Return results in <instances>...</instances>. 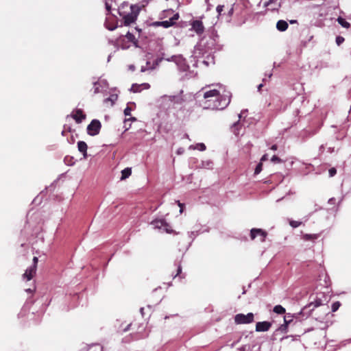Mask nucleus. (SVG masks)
<instances>
[{
	"instance_id": "13",
	"label": "nucleus",
	"mask_w": 351,
	"mask_h": 351,
	"mask_svg": "<svg viewBox=\"0 0 351 351\" xmlns=\"http://www.w3.org/2000/svg\"><path fill=\"white\" fill-rule=\"evenodd\" d=\"M192 28L197 34H202L204 30L202 22L198 20L193 22Z\"/></svg>"
},
{
	"instance_id": "54",
	"label": "nucleus",
	"mask_w": 351,
	"mask_h": 351,
	"mask_svg": "<svg viewBox=\"0 0 351 351\" xmlns=\"http://www.w3.org/2000/svg\"><path fill=\"white\" fill-rule=\"evenodd\" d=\"M195 235H196V234H195V232H190V237H191L192 236H194V237H195Z\"/></svg>"
},
{
	"instance_id": "12",
	"label": "nucleus",
	"mask_w": 351,
	"mask_h": 351,
	"mask_svg": "<svg viewBox=\"0 0 351 351\" xmlns=\"http://www.w3.org/2000/svg\"><path fill=\"white\" fill-rule=\"evenodd\" d=\"M149 87L150 86L147 83H143L141 84H134L131 86L130 91L133 93H139L143 89H148Z\"/></svg>"
},
{
	"instance_id": "56",
	"label": "nucleus",
	"mask_w": 351,
	"mask_h": 351,
	"mask_svg": "<svg viewBox=\"0 0 351 351\" xmlns=\"http://www.w3.org/2000/svg\"><path fill=\"white\" fill-rule=\"evenodd\" d=\"M262 86H263V84H259V85H258V90H261V87H262Z\"/></svg>"
},
{
	"instance_id": "18",
	"label": "nucleus",
	"mask_w": 351,
	"mask_h": 351,
	"mask_svg": "<svg viewBox=\"0 0 351 351\" xmlns=\"http://www.w3.org/2000/svg\"><path fill=\"white\" fill-rule=\"evenodd\" d=\"M121 37L125 38V40H127L128 43H131L134 47H138V40L135 38L134 36L129 32L126 34V35L121 36Z\"/></svg>"
},
{
	"instance_id": "1",
	"label": "nucleus",
	"mask_w": 351,
	"mask_h": 351,
	"mask_svg": "<svg viewBox=\"0 0 351 351\" xmlns=\"http://www.w3.org/2000/svg\"><path fill=\"white\" fill-rule=\"evenodd\" d=\"M219 90L210 89L204 93V108L212 110H223L230 102L231 94L226 90L222 86H219Z\"/></svg>"
},
{
	"instance_id": "50",
	"label": "nucleus",
	"mask_w": 351,
	"mask_h": 351,
	"mask_svg": "<svg viewBox=\"0 0 351 351\" xmlns=\"http://www.w3.org/2000/svg\"><path fill=\"white\" fill-rule=\"evenodd\" d=\"M189 149H195V145H191L189 147Z\"/></svg>"
},
{
	"instance_id": "46",
	"label": "nucleus",
	"mask_w": 351,
	"mask_h": 351,
	"mask_svg": "<svg viewBox=\"0 0 351 351\" xmlns=\"http://www.w3.org/2000/svg\"><path fill=\"white\" fill-rule=\"evenodd\" d=\"M182 272V267L180 265L178 266V271H177V274L176 275L174 276V278H176L178 275H179L180 273Z\"/></svg>"
},
{
	"instance_id": "47",
	"label": "nucleus",
	"mask_w": 351,
	"mask_h": 351,
	"mask_svg": "<svg viewBox=\"0 0 351 351\" xmlns=\"http://www.w3.org/2000/svg\"><path fill=\"white\" fill-rule=\"evenodd\" d=\"M178 205L180 207V213H182L183 212V204L179 202Z\"/></svg>"
},
{
	"instance_id": "7",
	"label": "nucleus",
	"mask_w": 351,
	"mask_h": 351,
	"mask_svg": "<svg viewBox=\"0 0 351 351\" xmlns=\"http://www.w3.org/2000/svg\"><path fill=\"white\" fill-rule=\"evenodd\" d=\"M101 123L99 120L93 119L87 126V132L90 136H95L99 133Z\"/></svg>"
},
{
	"instance_id": "57",
	"label": "nucleus",
	"mask_w": 351,
	"mask_h": 351,
	"mask_svg": "<svg viewBox=\"0 0 351 351\" xmlns=\"http://www.w3.org/2000/svg\"><path fill=\"white\" fill-rule=\"evenodd\" d=\"M130 325H128L127 328L124 329V331H127L129 330V328H130Z\"/></svg>"
},
{
	"instance_id": "6",
	"label": "nucleus",
	"mask_w": 351,
	"mask_h": 351,
	"mask_svg": "<svg viewBox=\"0 0 351 351\" xmlns=\"http://www.w3.org/2000/svg\"><path fill=\"white\" fill-rule=\"evenodd\" d=\"M107 14H106V19L105 21V27L110 30L113 31L117 27V17L114 14H110V12H108L107 10Z\"/></svg>"
},
{
	"instance_id": "5",
	"label": "nucleus",
	"mask_w": 351,
	"mask_h": 351,
	"mask_svg": "<svg viewBox=\"0 0 351 351\" xmlns=\"http://www.w3.org/2000/svg\"><path fill=\"white\" fill-rule=\"evenodd\" d=\"M234 322L237 324H250L254 322V314L252 313H248L247 315L237 314L234 316Z\"/></svg>"
},
{
	"instance_id": "31",
	"label": "nucleus",
	"mask_w": 351,
	"mask_h": 351,
	"mask_svg": "<svg viewBox=\"0 0 351 351\" xmlns=\"http://www.w3.org/2000/svg\"><path fill=\"white\" fill-rule=\"evenodd\" d=\"M262 168H263V165H262V162H260L256 167L255 168V170H254V174L255 175H258V173H260L262 171Z\"/></svg>"
},
{
	"instance_id": "37",
	"label": "nucleus",
	"mask_w": 351,
	"mask_h": 351,
	"mask_svg": "<svg viewBox=\"0 0 351 351\" xmlns=\"http://www.w3.org/2000/svg\"><path fill=\"white\" fill-rule=\"evenodd\" d=\"M271 161L274 163H279L281 162V159L279 158L277 156L274 155L271 157Z\"/></svg>"
},
{
	"instance_id": "15",
	"label": "nucleus",
	"mask_w": 351,
	"mask_h": 351,
	"mask_svg": "<svg viewBox=\"0 0 351 351\" xmlns=\"http://www.w3.org/2000/svg\"><path fill=\"white\" fill-rule=\"evenodd\" d=\"M117 45H119L122 49H129L132 44L125 40V38L119 37L117 40Z\"/></svg>"
},
{
	"instance_id": "14",
	"label": "nucleus",
	"mask_w": 351,
	"mask_h": 351,
	"mask_svg": "<svg viewBox=\"0 0 351 351\" xmlns=\"http://www.w3.org/2000/svg\"><path fill=\"white\" fill-rule=\"evenodd\" d=\"M297 317L298 315H293L290 313L286 314V315L284 317L285 324L281 325V326L279 328V330L285 331L287 326L291 322L293 317Z\"/></svg>"
},
{
	"instance_id": "23",
	"label": "nucleus",
	"mask_w": 351,
	"mask_h": 351,
	"mask_svg": "<svg viewBox=\"0 0 351 351\" xmlns=\"http://www.w3.org/2000/svg\"><path fill=\"white\" fill-rule=\"evenodd\" d=\"M213 166V162L210 160H206L202 161L201 165L199 166L202 168L205 169H212Z\"/></svg>"
},
{
	"instance_id": "39",
	"label": "nucleus",
	"mask_w": 351,
	"mask_h": 351,
	"mask_svg": "<svg viewBox=\"0 0 351 351\" xmlns=\"http://www.w3.org/2000/svg\"><path fill=\"white\" fill-rule=\"evenodd\" d=\"M328 173L330 177H333L337 173V170L335 168L332 167L329 169Z\"/></svg>"
},
{
	"instance_id": "32",
	"label": "nucleus",
	"mask_w": 351,
	"mask_h": 351,
	"mask_svg": "<svg viewBox=\"0 0 351 351\" xmlns=\"http://www.w3.org/2000/svg\"><path fill=\"white\" fill-rule=\"evenodd\" d=\"M340 306H341V303L338 301L332 303V307H331L332 311V312L337 311L339 309V308L340 307Z\"/></svg>"
},
{
	"instance_id": "38",
	"label": "nucleus",
	"mask_w": 351,
	"mask_h": 351,
	"mask_svg": "<svg viewBox=\"0 0 351 351\" xmlns=\"http://www.w3.org/2000/svg\"><path fill=\"white\" fill-rule=\"evenodd\" d=\"M105 1V5H106V10H107L108 12L111 10V4H110V1H112V0H104Z\"/></svg>"
},
{
	"instance_id": "40",
	"label": "nucleus",
	"mask_w": 351,
	"mask_h": 351,
	"mask_svg": "<svg viewBox=\"0 0 351 351\" xmlns=\"http://www.w3.org/2000/svg\"><path fill=\"white\" fill-rule=\"evenodd\" d=\"M179 15L178 14H175L172 17H171L169 19L170 21H172L173 24L174 25L176 21L178 19Z\"/></svg>"
},
{
	"instance_id": "30",
	"label": "nucleus",
	"mask_w": 351,
	"mask_h": 351,
	"mask_svg": "<svg viewBox=\"0 0 351 351\" xmlns=\"http://www.w3.org/2000/svg\"><path fill=\"white\" fill-rule=\"evenodd\" d=\"M301 222L300 221H294V220H290L289 221V225L292 227V228H298L299 227L300 225H301Z\"/></svg>"
},
{
	"instance_id": "11",
	"label": "nucleus",
	"mask_w": 351,
	"mask_h": 351,
	"mask_svg": "<svg viewBox=\"0 0 351 351\" xmlns=\"http://www.w3.org/2000/svg\"><path fill=\"white\" fill-rule=\"evenodd\" d=\"M77 123H81L85 118L86 115L83 113L82 110L80 109H77L71 113V115Z\"/></svg>"
},
{
	"instance_id": "3",
	"label": "nucleus",
	"mask_w": 351,
	"mask_h": 351,
	"mask_svg": "<svg viewBox=\"0 0 351 351\" xmlns=\"http://www.w3.org/2000/svg\"><path fill=\"white\" fill-rule=\"evenodd\" d=\"M165 60L167 62H173L178 66V69L182 71H186L189 68L186 64V60L182 55H173L170 57H166L165 54H162V56L157 60L158 62H161Z\"/></svg>"
},
{
	"instance_id": "4",
	"label": "nucleus",
	"mask_w": 351,
	"mask_h": 351,
	"mask_svg": "<svg viewBox=\"0 0 351 351\" xmlns=\"http://www.w3.org/2000/svg\"><path fill=\"white\" fill-rule=\"evenodd\" d=\"M151 225L154 229H157L160 232H165L167 233L173 232L171 226L164 219H155L152 221Z\"/></svg>"
},
{
	"instance_id": "16",
	"label": "nucleus",
	"mask_w": 351,
	"mask_h": 351,
	"mask_svg": "<svg viewBox=\"0 0 351 351\" xmlns=\"http://www.w3.org/2000/svg\"><path fill=\"white\" fill-rule=\"evenodd\" d=\"M321 300H317L315 302H311L308 305L305 306L300 313H304L306 310L309 309V311H313L314 308L318 307L321 306Z\"/></svg>"
},
{
	"instance_id": "48",
	"label": "nucleus",
	"mask_w": 351,
	"mask_h": 351,
	"mask_svg": "<svg viewBox=\"0 0 351 351\" xmlns=\"http://www.w3.org/2000/svg\"><path fill=\"white\" fill-rule=\"evenodd\" d=\"M335 199L332 197V198L329 199L328 203L330 204H332L335 203Z\"/></svg>"
},
{
	"instance_id": "60",
	"label": "nucleus",
	"mask_w": 351,
	"mask_h": 351,
	"mask_svg": "<svg viewBox=\"0 0 351 351\" xmlns=\"http://www.w3.org/2000/svg\"><path fill=\"white\" fill-rule=\"evenodd\" d=\"M184 136H185V138H189V135H188V134H184Z\"/></svg>"
},
{
	"instance_id": "61",
	"label": "nucleus",
	"mask_w": 351,
	"mask_h": 351,
	"mask_svg": "<svg viewBox=\"0 0 351 351\" xmlns=\"http://www.w3.org/2000/svg\"><path fill=\"white\" fill-rule=\"evenodd\" d=\"M239 118L241 119V113L239 114Z\"/></svg>"
},
{
	"instance_id": "24",
	"label": "nucleus",
	"mask_w": 351,
	"mask_h": 351,
	"mask_svg": "<svg viewBox=\"0 0 351 351\" xmlns=\"http://www.w3.org/2000/svg\"><path fill=\"white\" fill-rule=\"evenodd\" d=\"M202 62L206 66H209L210 64H215L214 56L212 55H208L206 57V60H204Z\"/></svg>"
},
{
	"instance_id": "21",
	"label": "nucleus",
	"mask_w": 351,
	"mask_h": 351,
	"mask_svg": "<svg viewBox=\"0 0 351 351\" xmlns=\"http://www.w3.org/2000/svg\"><path fill=\"white\" fill-rule=\"evenodd\" d=\"M241 128H242V125L241 124L239 123V121H238L237 122L234 123L233 124V125L232 126V132L236 135V136H239L241 133Z\"/></svg>"
},
{
	"instance_id": "35",
	"label": "nucleus",
	"mask_w": 351,
	"mask_h": 351,
	"mask_svg": "<svg viewBox=\"0 0 351 351\" xmlns=\"http://www.w3.org/2000/svg\"><path fill=\"white\" fill-rule=\"evenodd\" d=\"M318 238V235L317 234H305L304 239L306 240H310V239H316Z\"/></svg>"
},
{
	"instance_id": "20",
	"label": "nucleus",
	"mask_w": 351,
	"mask_h": 351,
	"mask_svg": "<svg viewBox=\"0 0 351 351\" xmlns=\"http://www.w3.org/2000/svg\"><path fill=\"white\" fill-rule=\"evenodd\" d=\"M288 23L284 20H280L276 23V28L280 32H284L288 28Z\"/></svg>"
},
{
	"instance_id": "33",
	"label": "nucleus",
	"mask_w": 351,
	"mask_h": 351,
	"mask_svg": "<svg viewBox=\"0 0 351 351\" xmlns=\"http://www.w3.org/2000/svg\"><path fill=\"white\" fill-rule=\"evenodd\" d=\"M101 86H99V83L98 82H94V93H98L100 91H101V89H100Z\"/></svg>"
},
{
	"instance_id": "62",
	"label": "nucleus",
	"mask_w": 351,
	"mask_h": 351,
	"mask_svg": "<svg viewBox=\"0 0 351 351\" xmlns=\"http://www.w3.org/2000/svg\"><path fill=\"white\" fill-rule=\"evenodd\" d=\"M208 1H209V0H205V2H206L207 4H208Z\"/></svg>"
},
{
	"instance_id": "8",
	"label": "nucleus",
	"mask_w": 351,
	"mask_h": 351,
	"mask_svg": "<svg viewBox=\"0 0 351 351\" xmlns=\"http://www.w3.org/2000/svg\"><path fill=\"white\" fill-rule=\"evenodd\" d=\"M267 233L260 228H252L250 231V237L252 240L258 237L261 242H264Z\"/></svg>"
},
{
	"instance_id": "17",
	"label": "nucleus",
	"mask_w": 351,
	"mask_h": 351,
	"mask_svg": "<svg viewBox=\"0 0 351 351\" xmlns=\"http://www.w3.org/2000/svg\"><path fill=\"white\" fill-rule=\"evenodd\" d=\"M87 144L84 141H78L77 149L80 152L82 153L84 158L87 157Z\"/></svg>"
},
{
	"instance_id": "43",
	"label": "nucleus",
	"mask_w": 351,
	"mask_h": 351,
	"mask_svg": "<svg viewBox=\"0 0 351 351\" xmlns=\"http://www.w3.org/2000/svg\"><path fill=\"white\" fill-rule=\"evenodd\" d=\"M184 152V149L182 147H180L177 149L176 153L178 155H181Z\"/></svg>"
},
{
	"instance_id": "27",
	"label": "nucleus",
	"mask_w": 351,
	"mask_h": 351,
	"mask_svg": "<svg viewBox=\"0 0 351 351\" xmlns=\"http://www.w3.org/2000/svg\"><path fill=\"white\" fill-rule=\"evenodd\" d=\"M117 98H118V95L117 94H112L109 97L106 98L104 100V102L107 103L108 101H110L111 105L112 106L114 104L115 101H117Z\"/></svg>"
},
{
	"instance_id": "25",
	"label": "nucleus",
	"mask_w": 351,
	"mask_h": 351,
	"mask_svg": "<svg viewBox=\"0 0 351 351\" xmlns=\"http://www.w3.org/2000/svg\"><path fill=\"white\" fill-rule=\"evenodd\" d=\"M273 311L276 314H284L285 313V308L281 305H276L274 307Z\"/></svg>"
},
{
	"instance_id": "19",
	"label": "nucleus",
	"mask_w": 351,
	"mask_h": 351,
	"mask_svg": "<svg viewBox=\"0 0 351 351\" xmlns=\"http://www.w3.org/2000/svg\"><path fill=\"white\" fill-rule=\"evenodd\" d=\"M265 6L268 7L271 10H278L280 5L276 3L274 0H269L265 3Z\"/></svg>"
},
{
	"instance_id": "26",
	"label": "nucleus",
	"mask_w": 351,
	"mask_h": 351,
	"mask_svg": "<svg viewBox=\"0 0 351 351\" xmlns=\"http://www.w3.org/2000/svg\"><path fill=\"white\" fill-rule=\"evenodd\" d=\"M337 21L339 23V24H340L343 27H345V28H349L350 27V23H348V21H346L344 19H343L342 17H339L337 19Z\"/></svg>"
},
{
	"instance_id": "44",
	"label": "nucleus",
	"mask_w": 351,
	"mask_h": 351,
	"mask_svg": "<svg viewBox=\"0 0 351 351\" xmlns=\"http://www.w3.org/2000/svg\"><path fill=\"white\" fill-rule=\"evenodd\" d=\"M38 258L34 256L33 258V264L32 266H35V269L37 267Z\"/></svg>"
},
{
	"instance_id": "36",
	"label": "nucleus",
	"mask_w": 351,
	"mask_h": 351,
	"mask_svg": "<svg viewBox=\"0 0 351 351\" xmlns=\"http://www.w3.org/2000/svg\"><path fill=\"white\" fill-rule=\"evenodd\" d=\"M99 83V86H101V89H103L104 88H107L108 87V82L106 80H100L99 82H98Z\"/></svg>"
},
{
	"instance_id": "2",
	"label": "nucleus",
	"mask_w": 351,
	"mask_h": 351,
	"mask_svg": "<svg viewBox=\"0 0 351 351\" xmlns=\"http://www.w3.org/2000/svg\"><path fill=\"white\" fill-rule=\"evenodd\" d=\"M140 12V7L137 5H130L127 2H123L118 8V13L122 16L123 24L125 26L134 23Z\"/></svg>"
},
{
	"instance_id": "45",
	"label": "nucleus",
	"mask_w": 351,
	"mask_h": 351,
	"mask_svg": "<svg viewBox=\"0 0 351 351\" xmlns=\"http://www.w3.org/2000/svg\"><path fill=\"white\" fill-rule=\"evenodd\" d=\"M267 158H268V155H267V154H264V155L261 157V162H264V161L267 160Z\"/></svg>"
},
{
	"instance_id": "52",
	"label": "nucleus",
	"mask_w": 351,
	"mask_h": 351,
	"mask_svg": "<svg viewBox=\"0 0 351 351\" xmlns=\"http://www.w3.org/2000/svg\"><path fill=\"white\" fill-rule=\"evenodd\" d=\"M25 291L27 292V293H32L33 289H25Z\"/></svg>"
},
{
	"instance_id": "34",
	"label": "nucleus",
	"mask_w": 351,
	"mask_h": 351,
	"mask_svg": "<svg viewBox=\"0 0 351 351\" xmlns=\"http://www.w3.org/2000/svg\"><path fill=\"white\" fill-rule=\"evenodd\" d=\"M345 39L343 36H338L336 37V43L338 46L341 45Z\"/></svg>"
},
{
	"instance_id": "63",
	"label": "nucleus",
	"mask_w": 351,
	"mask_h": 351,
	"mask_svg": "<svg viewBox=\"0 0 351 351\" xmlns=\"http://www.w3.org/2000/svg\"><path fill=\"white\" fill-rule=\"evenodd\" d=\"M295 21H291V23H294Z\"/></svg>"
},
{
	"instance_id": "28",
	"label": "nucleus",
	"mask_w": 351,
	"mask_h": 351,
	"mask_svg": "<svg viewBox=\"0 0 351 351\" xmlns=\"http://www.w3.org/2000/svg\"><path fill=\"white\" fill-rule=\"evenodd\" d=\"M158 24L165 28H168L173 25L172 21H170V19L159 22Z\"/></svg>"
},
{
	"instance_id": "58",
	"label": "nucleus",
	"mask_w": 351,
	"mask_h": 351,
	"mask_svg": "<svg viewBox=\"0 0 351 351\" xmlns=\"http://www.w3.org/2000/svg\"><path fill=\"white\" fill-rule=\"evenodd\" d=\"M130 69L133 71L134 69V66H133V65L130 66Z\"/></svg>"
},
{
	"instance_id": "9",
	"label": "nucleus",
	"mask_w": 351,
	"mask_h": 351,
	"mask_svg": "<svg viewBox=\"0 0 351 351\" xmlns=\"http://www.w3.org/2000/svg\"><path fill=\"white\" fill-rule=\"evenodd\" d=\"M271 326V323L269 322H259L256 324V332H266L268 331Z\"/></svg>"
},
{
	"instance_id": "53",
	"label": "nucleus",
	"mask_w": 351,
	"mask_h": 351,
	"mask_svg": "<svg viewBox=\"0 0 351 351\" xmlns=\"http://www.w3.org/2000/svg\"><path fill=\"white\" fill-rule=\"evenodd\" d=\"M129 120L136 121V119L134 117H131V118L129 119ZM127 121H128V119H125V122H126Z\"/></svg>"
},
{
	"instance_id": "29",
	"label": "nucleus",
	"mask_w": 351,
	"mask_h": 351,
	"mask_svg": "<svg viewBox=\"0 0 351 351\" xmlns=\"http://www.w3.org/2000/svg\"><path fill=\"white\" fill-rule=\"evenodd\" d=\"M206 145L202 143H199L195 145V149H198L201 152H203L206 150Z\"/></svg>"
},
{
	"instance_id": "64",
	"label": "nucleus",
	"mask_w": 351,
	"mask_h": 351,
	"mask_svg": "<svg viewBox=\"0 0 351 351\" xmlns=\"http://www.w3.org/2000/svg\"><path fill=\"white\" fill-rule=\"evenodd\" d=\"M141 71H145L144 68H142V69H141Z\"/></svg>"
},
{
	"instance_id": "22",
	"label": "nucleus",
	"mask_w": 351,
	"mask_h": 351,
	"mask_svg": "<svg viewBox=\"0 0 351 351\" xmlns=\"http://www.w3.org/2000/svg\"><path fill=\"white\" fill-rule=\"evenodd\" d=\"M132 173L131 168L127 167L121 171V180H125L128 178Z\"/></svg>"
},
{
	"instance_id": "51",
	"label": "nucleus",
	"mask_w": 351,
	"mask_h": 351,
	"mask_svg": "<svg viewBox=\"0 0 351 351\" xmlns=\"http://www.w3.org/2000/svg\"><path fill=\"white\" fill-rule=\"evenodd\" d=\"M233 13V8H231L228 12L229 15H232Z\"/></svg>"
},
{
	"instance_id": "55",
	"label": "nucleus",
	"mask_w": 351,
	"mask_h": 351,
	"mask_svg": "<svg viewBox=\"0 0 351 351\" xmlns=\"http://www.w3.org/2000/svg\"><path fill=\"white\" fill-rule=\"evenodd\" d=\"M143 311H144L143 308H140V311H141V313L142 314V315H143Z\"/></svg>"
},
{
	"instance_id": "42",
	"label": "nucleus",
	"mask_w": 351,
	"mask_h": 351,
	"mask_svg": "<svg viewBox=\"0 0 351 351\" xmlns=\"http://www.w3.org/2000/svg\"><path fill=\"white\" fill-rule=\"evenodd\" d=\"M223 7H224V6H223V5H219L217 7L216 10H217V13H218V14H219V15H221V12H222L223 10Z\"/></svg>"
},
{
	"instance_id": "49",
	"label": "nucleus",
	"mask_w": 351,
	"mask_h": 351,
	"mask_svg": "<svg viewBox=\"0 0 351 351\" xmlns=\"http://www.w3.org/2000/svg\"><path fill=\"white\" fill-rule=\"evenodd\" d=\"M278 147L276 145H273L271 147V149L274 150V151H276Z\"/></svg>"
},
{
	"instance_id": "41",
	"label": "nucleus",
	"mask_w": 351,
	"mask_h": 351,
	"mask_svg": "<svg viewBox=\"0 0 351 351\" xmlns=\"http://www.w3.org/2000/svg\"><path fill=\"white\" fill-rule=\"evenodd\" d=\"M132 109L130 107H126L124 110L125 116H130L131 114Z\"/></svg>"
},
{
	"instance_id": "10",
	"label": "nucleus",
	"mask_w": 351,
	"mask_h": 351,
	"mask_svg": "<svg viewBox=\"0 0 351 351\" xmlns=\"http://www.w3.org/2000/svg\"><path fill=\"white\" fill-rule=\"evenodd\" d=\"M36 269H35V266H30L25 270V273L23 274V279L27 281H29L36 274Z\"/></svg>"
},
{
	"instance_id": "59",
	"label": "nucleus",
	"mask_w": 351,
	"mask_h": 351,
	"mask_svg": "<svg viewBox=\"0 0 351 351\" xmlns=\"http://www.w3.org/2000/svg\"><path fill=\"white\" fill-rule=\"evenodd\" d=\"M111 58V55H109L108 58V61L109 62L110 61V59Z\"/></svg>"
}]
</instances>
